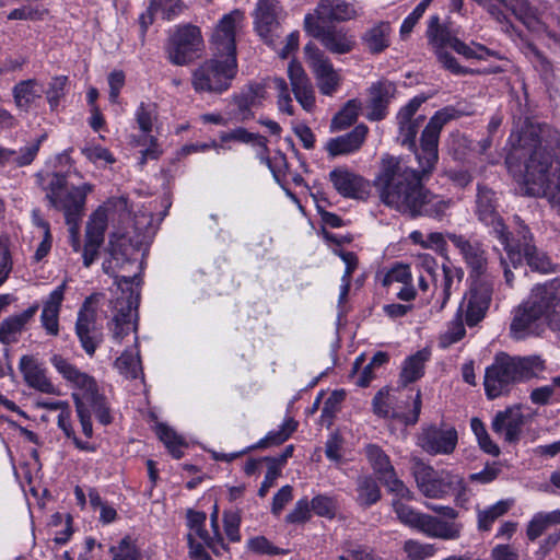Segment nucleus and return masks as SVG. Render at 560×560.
I'll list each match as a JSON object with an SVG mask.
<instances>
[{
    "instance_id": "nucleus-19",
    "label": "nucleus",
    "mask_w": 560,
    "mask_h": 560,
    "mask_svg": "<svg viewBox=\"0 0 560 560\" xmlns=\"http://www.w3.org/2000/svg\"><path fill=\"white\" fill-rule=\"evenodd\" d=\"M524 303L544 317L547 316L560 303V278L535 285Z\"/></svg>"
},
{
    "instance_id": "nucleus-58",
    "label": "nucleus",
    "mask_w": 560,
    "mask_h": 560,
    "mask_svg": "<svg viewBox=\"0 0 560 560\" xmlns=\"http://www.w3.org/2000/svg\"><path fill=\"white\" fill-rule=\"evenodd\" d=\"M550 527L545 512L536 513L529 521L526 528V536L530 541L536 540Z\"/></svg>"
},
{
    "instance_id": "nucleus-42",
    "label": "nucleus",
    "mask_w": 560,
    "mask_h": 560,
    "mask_svg": "<svg viewBox=\"0 0 560 560\" xmlns=\"http://www.w3.org/2000/svg\"><path fill=\"white\" fill-rule=\"evenodd\" d=\"M220 140L222 142L237 141L243 143L255 142L260 149L261 154L268 153L267 138L260 135H256L247 131L245 128L238 127L231 131L221 132Z\"/></svg>"
},
{
    "instance_id": "nucleus-52",
    "label": "nucleus",
    "mask_w": 560,
    "mask_h": 560,
    "mask_svg": "<svg viewBox=\"0 0 560 560\" xmlns=\"http://www.w3.org/2000/svg\"><path fill=\"white\" fill-rule=\"evenodd\" d=\"M113 553V560H141V556L137 547L129 537L121 539L117 547L109 550Z\"/></svg>"
},
{
    "instance_id": "nucleus-27",
    "label": "nucleus",
    "mask_w": 560,
    "mask_h": 560,
    "mask_svg": "<svg viewBox=\"0 0 560 560\" xmlns=\"http://www.w3.org/2000/svg\"><path fill=\"white\" fill-rule=\"evenodd\" d=\"M369 128L360 124L346 135L330 139L326 150L330 156L346 155L358 151L365 141Z\"/></svg>"
},
{
    "instance_id": "nucleus-17",
    "label": "nucleus",
    "mask_w": 560,
    "mask_h": 560,
    "mask_svg": "<svg viewBox=\"0 0 560 560\" xmlns=\"http://www.w3.org/2000/svg\"><path fill=\"white\" fill-rule=\"evenodd\" d=\"M396 94V85L388 80H381L373 83L369 89L366 118L372 121H380L387 115V107Z\"/></svg>"
},
{
    "instance_id": "nucleus-13",
    "label": "nucleus",
    "mask_w": 560,
    "mask_h": 560,
    "mask_svg": "<svg viewBox=\"0 0 560 560\" xmlns=\"http://www.w3.org/2000/svg\"><path fill=\"white\" fill-rule=\"evenodd\" d=\"M304 52L306 62L314 73L320 93L332 95L339 86L340 77L334 69L329 58L313 43H308L304 47Z\"/></svg>"
},
{
    "instance_id": "nucleus-7",
    "label": "nucleus",
    "mask_w": 560,
    "mask_h": 560,
    "mask_svg": "<svg viewBox=\"0 0 560 560\" xmlns=\"http://www.w3.org/2000/svg\"><path fill=\"white\" fill-rule=\"evenodd\" d=\"M411 474L419 491L427 498L442 499L448 494L462 498L466 491L464 478L447 470H435L419 457L411 458Z\"/></svg>"
},
{
    "instance_id": "nucleus-25",
    "label": "nucleus",
    "mask_w": 560,
    "mask_h": 560,
    "mask_svg": "<svg viewBox=\"0 0 560 560\" xmlns=\"http://www.w3.org/2000/svg\"><path fill=\"white\" fill-rule=\"evenodd\" d=\"M20 371L30 387L45 394H58L57 388L46 376L45 369L42 368L33 355H23L21 358Z\"/></svg>"
},
{
    "instance_id": "nucleus-50",
    "label": "nucleus",
    "mask_w": 560,
    "mask_h": 560,
    "mask_svg": "<svg viewBox=\"0 0 560 560\" xmlns=\"http://www.w3.org/2000/svg\"><path fill=\"white\" fill-rule=\"evenodd\" d=\"M388 361V354L383 351L376 352L371 362L366 364L362 372L360 373L358 380L355 381L357 385L360 387H366L374 378V369L385 364Z\"/></svg>"
},
{
    "instance_id": "nucleus-16",
    "label": "nucleus",
    "mask_w": 560,
    "mask_h": 560,
    "mask_svg": "<svg viewBox=\"0 0 560 560\" xmlns=\"http://www.w3.org/2000/svg\"><path fill=\"white\" fill-rule=\"evenodd\" d=\"M138 307V295L133 296V291H130L126 298H119L115 301L116 314L113 317V336L117 340H122L131 331L136 330Z\"/></svg>"
},
{
    "instance_id": "nucleus-59",
    "label": "nucleus",
    "mask_w": 560,
    "mask_h": 560,
    "mask_svg": "<svg viewBox=\"0 0 560 560\" xmlns=\"http://www.w3.org/2000/svg\"><path fill=\"white\" fill-rule=\"evenodd\" d=\"M432 0L421 1L415 10L404 20L400 27V36L406 38L413 30L420 18L423 15Z\"/></svg>"
},
{
    "instance_id": "nucleus-18",
    "label": "nucleus",
    "mask_w": 560,
    "mask_h": 560,
    "mask_svg": "<svg viewBox=\"0 0 560 560\" xmlns=\"http://www.w3.org/2000/svg\"><path fill=\"white\" fill-rule=\"evenodd\" d=\"M457 444L454 428L443 430L434 425L424 429L419 436V445L429 454H451Z\"/></svg>"
},
{
    "instance_id": "nucleus-55",
    "label": "nucleus",
    "mask_w": 560,
    "mask_h": 560,
    "mask_svg": "<svg viewBox=\"0 0 560 560\" xmlns=\"http://www.w3.org/2000/svg\"><path fill=\"white\" fill-rule=\"evenodd\" d=\"M288 75L293 92L312 85V82L301 63L294 60L289 63Z\"/></svg>"
},
{
    "instance_id": "nucleus-35",
    "label": "nucleus",
    "mask_w": 560,
    "mask_h": 560,
    "mask_svg": "<svg viewBox=\"0 0 560 560\" xmlns=\"http://www.w3.org/2000/svg\"><path fill=\"white\" fill-rule=\"evenodd\" d=\"M429 358L430 351L422 349L406 359L400 373V382L404 386L422 377L424 364Z\"/></svg>"
},
{
    "instance_id": "nucleus-31",
    "label": "nucleus",
    "mask_w": 560,
    "mask_h": 560,
    "mask_svg": "<svg viewBox=\"0 0 560 560\" xmlns=\"http://www.w3.org/2000/svg\"><path fill=\"white\" fill-rule=\"evenodd\" d=\"M428 536L441 539H455L459 536V525L454 522L441 521L429 514H423V517L418 527Z\"/></svg>"
},
{
    "instance_id": "nucleus-64",
    "label": "nucleus",
    "mask_w": 560,
    "mask_h": 560,
    "mask_svg": "<svg viewBox=\"0 0 560 560\" xmlns=\"http://www.w3.org/2000/svg\"><path fill=\"white\" fill-rule=\"evenodd\" d=\"M339 560H382L375 556L371 549L364 546H351L347 549V555L339 557Z\"/></svg>"
},
{
    "instance_id": "nucleus-10",
    "label": "nucleus",
    "mask_w": 560,
    "mask_h": 560,
    "mask_svg": "<svg viewBox=\"0 0 560 560\" xmlns=\"http://www.w3.org/2000/svg\"><path fill=\"white\" fill-rule=\"evenodd\" d=\"M475 205V213L478 220L491 228L492 233L502 244L509 245L510 233L498 212L499 200L497 194L487 185L478 184Z\"/></svg>"
},
{
    "instance_id": "nucleus-56",
    "label": "nucleus",
    "mask_w": 560,
    "mask_h": 560,
    "mask_svg": "<svg viewBox=\"0 0 560 560\" xmlns=\"http://www.w3.org/2000/svg\"><path fill=\"white\" fill-rule=\"evenodd\" d=\"M465 327L460 315L450 324L448 329L441 336L440 345L443 348L459 341L465 336Z\"/></svg>"
},
{
    "instance_id": "nucleus-34",
    "label": "nucleus",
    "mask_w": 560,
    "mask_h": 560,
    "mask_svg": "<svg viewBox=\"0 0 560 560\" xmlns=\"http://www.w3.org/2000/svg\"><path fill=\"white\" fill-rule=\"evenodd\" d=\"M427 37L435 52H438V50H444L445 47L452 48L453 40H457V37L451 33L450 28L445 24H441L438 15L430 18Z\"/></svg>"
},
{
    "instance_id": "nucleus-40",
    "label": "nucleus",
    "mask_w": 560,
    "mask_h": 560,
    "mask_svg": "<svg viewBox=\"0 0 560 560\" xmlns=\"http://www.w3.org/2000/svg\"><path fill=\"white\" fill-rule=\"evenodd\" d=\"M365 454L369 463L371 464L380 480L384 477V475H388L395 469L389 460V457L380 446L375 444L366 445Z\"/></svg>"
},
{
    "instance_id": "nucleus-21",
    "label": "nucleus",
    "mask_w": 560,
    "mask_h": 560,
    "mask_svg": "<svg viewBox=\"0 0 560 560\" xmlns=\"http://www.w3.org/2000/svg\"><path fill=\"white\" fill-rule=\"evenodd\" d=\"M96 313L86 300L78 314L75 332L82 348L89 355H93L101 341L95 327Z\"/></svg>"
},
{
    "instance_id": "nucleus-54",
    "label": "nucleus",
    "mask_w": 560,
    "mask_h": 560,
    "mask_svg": "<svg viewBox=\"0 0 560 560\" xmlns=\"http://www.w3.org/2000/svg\"><path fill=\"white\" fill-rule=\"evenodd\" d=\"M427 101L425 96H416L409 101L397 114L398 126L423 120V117L413 118L422 103Z\"/></svg>"
},
{
    "instance_id": "nucleus-3",
    "label": "nucleus",
    "mask_w": 560,
    "mask_h": 560,
    "mask_svg": "<svg viewBox=\"0 0 560 560\" xmlns=\"http://www.w3.org/2000/svg\"><path fill=\"white\" fill-rule=\"evenodd\" d=\"M240 11L223 16L214 31L212 58L192 71L191 85L197 93H222L226 91L237 71L235 23Z\"/></svg>"
},
{
    "instance_id": "nucleus-49",
    "label": "nucleus",
    "mask_w": 560,
    "mask_h": 560,
    "mask_svg": "<svg viewBox=\"0 0 560 560\" xmlns=\"http://www.w3.org/2000/svg\"><path fill=\"white\" fill-rule=\"evenodd\" d=\"M380 481L387 488L389 492L394 493L399 499H413V493L404 483V481L397 477L395 469L388 475H384Z\"/></svg>"
},
{
    "instance_id": "nucleus-53",
    "label": "nucleus",
    "mask_w": 560,
    "mask_h": 560,
    "mask_svg": "<svg viewBox=\"0 0 560 560\" xmlns=\"http://www.w3.org/2000/svg\"><path fill=\"white\" fill-rule=\"evenodd\" d=\"M185 9V4L180 0H151L150 10L159 11L163 13V18L171 20L174 16L182 13Z\"/></svg>"
},
{
    "instance_id": "nucleus-33",
    "label": "nucleus",
    "mask_w": 560,
    "mask_h": 560,
    "mask_svg": "<svg viewBox=\"0 0 560 560\" xmlns=\"http://www.w3.org/2000/svg\"><path fill=\"white\" fill-rule=\"evenodd\" d=\"M42 89L35 79H28L16 83L12 94L15 106L23 112H28L31 106L42 97Z\"/></svg>"
},
{
    "instance_id": "nucleus-8",
    "label": "nucleus",
    "mask_w": 560,
    "mask_h": 560,
    "mask_svg": "<svg viewBox=\"0 0 560 560\" xmlns=\"http://www.w3.org/2000/svg\"><path fill=\"white\" fill-rule=\"evenodd\" d=\"M139 248L132 244L126 235H119L109 241L108 257L103 261L105 273L115 278V283L121 288L122 284H132L138 275H130L129 268L133 267L136 259L133 255Z\"/></svg>"
},
{
    "instance_id": "nucleus-61",
    "label": "nucleus",
    "mask_w": 560,
    "mask_h": 560,
    "mask_svg": "<svg viewBox=\"0 0 560 560\" xmlns=\"http://www.w3.org/2000/svg\"><path fill=\"white\" fill-rule=\"evenodd\" d=\"M312 509L319 516L332 518L336 514L337 505L332 498L316 495L312 500Z\"/></svg>"
},
{
    "instance_id": "nucleus-39",
    "label": "nucleus",
    "mask_w": 560,
    "mask_h": 560,
    "mask_svg": "<svg viewBox=\"0 0 560 560\" xmlns=\"http://www.w3.org/2000/svg\"><path fill=\"white\" fill-rule=\"evenodd\" d=\"M107 211L104 207H98L90 217L86 224V241L93 242L94 244H103L104 234L107 229Z\"/></svg>"
},
{
    "instance_id": "nucleus-23",
    "label": "nucleus",
    "mask_w": 560,
    "mask_h": 560,
    "mask_svg": "<svg viewBox=\"0 0 560 560\" xmlns=\"http://www.w3.org/2000/svg\"><path fill=\"white\" fill-rule=\"evenodd\" d=\"M518 243L514 246L521 250L522 258L526 259L527 265L533 271L547 273L553 270L550 258L541 250H539L533 243V236L527 226H521L518 231Z\"/></svg>"
},
{
    "instance_id": "nucleus-20",
    "label": "nucleus",
    "mask_w": 560,
    "mask_h": 560,
    "mask_svg": "<svg viewBox=\"0 0 560 560\" xmlns=\"http://www.w3.org/2000/svg\"><path fill=\"white\" fill-rule=\"evenodd\" d=\"M281 5L277 0H258L255 12V27L259 36L272 44V33L279 27Z\"/></svg>"
},
{
    "instance_id": "nucleus-36",
    "label": "nucleus",
    "mask_w": 560,
    "mask_h": 560,
    "mask_svg": "<svg viewBox=\"0 0 560 560\" xmlns=\"http://www.w3.org/2000/svg\"><path fill=\"white\" fill-rule=\"evenodd\" d=\"M357 502L360 506L369 508L381 499V489L371 476H361L357 480Z\"/></svg>"
},
{
    "instance_id": "nucleus-44",
    "label": "nucleus",
    "mask_w": 560,
    "mask_h": 560,
    "mask_svg": "<svg viewBox=\"0 0 560 560\" xmlns=\"http://www.w3.org/2000/svg\"><path fill=\"white\" fill-rule=\"evenodd\" d=\"M512 500H501L485 511L478 512V527L489 530L495 520L504 515L512 506Z\"/></svg>"
},
{
    "instance_id": "nucleus-30",
    "label": "nucleus",
    "mask_w": 560,
    "mask_h": 560,
    "mask_svg": "<svg viewBox=\"0 0 560 560\" xmlns=\"http://www.w3.org/2000/svg\"><path fill=\"white\" fill-rule=\"evenodd\" d=\"M66 289V283L60 284L56 290H54L48 300L44 304V308L42 312L40 320L43 327L49 335L57 336L59 332L58 326V315L60 311V306L63 300V292Z\"/></svg>"
},
{
    "instance_id": "nucleus-60",
    "label": "nucleus",
    "mask_w": 560,
    "mask_h": 560,
    "mask_svg": "<svg viewBox=\"0 0 560 560\" xmlns=\"http://www.w3.org/2000/svg\"><path fill=\"white\" fill-rule=\"evenodd\" d=\"M248 548L259 555H285L288 551L273 546L265 536H257L248 540Z\"/></svg>"
},
{
    "instance_id": "nucleus-29",
    "label": "nucleus",
    "mask_w": 560,
    "mask_h": 560,
    "mask_svg": "<svg viewBox=\"0 0 560 560\" xmlns=\"http://www.w3.org/2000/svg\"><path fill=\"white\" fill-rule=\"evenodd\" d=\"M315 14L317 22H345L358 16L353 4L346 0H322Z\"/></svg>"
},
{
    "instance_id": "nucleus-57",
    "label": "nucleus",
    "mask_w": 560,
    "mask_h": 560,
    "mask_svg": "<svg viewBox=\"0 0 560 560\" xmlns=\"http://www.w3.org/2000/svg\"><path fill=\"white\" fill-rule=\"evenodd\" d=\"M273 88L278 91L279 109L288 115H293L292 100L289 93L287 82L282 78H273L271 80Z\"/></svg>"
},
{
    "instance_id": "nucleus-28",
    "label": "nucleus",
    "mask_w": 560,
    "mask_h": 560,
    "mask_svg": "<svg viewBox=\"0 0 560 560\" xmlns=\"http://www.w3.org/2000/svg\"><path fill=\"white\" fill-rule=\"evenodd\" d=\"M266 98V83L255 82L250 83L240 94L233 97V103L237 107L235 118L238 121H245L253 117L250 108L260 104L261 100Z\"/></svg>"
},
{
    "instance_id": "nucleus-11",
    "label": "nucleus",
    "mask_w": 560,
    "mask_h": 560,
    "mask_svg": "<svg viewBox=\"0 0 560 560\" xmlns=\"http://www.w3.org/2000/svg\"><path fill=\"white\" fill-rule=\"evenodd\" d=\"M304 27L308 35L318 39L320 44L332 54H348L355 45L354 36L348 31L335 26H324L319 22H316L312 14L305 16Z\"/></svg>"
},
{
    "instance_id": "nucleus-12",
    "label": "nucleus",
    "mask_w": 560,
    "mask_h": 560,
    "mask_svg": "<svg viewBox=\"0 0 560 560\" xmlns=\"http://www.w3.org/2000/svg\"><path fill=\"white\" fill-rule=\"evenodd\" d=\"M447 238L459 250L471 280L493 279L489 270L487 252L482 244L477 241H470L463 235L448 233Z\"/></svg>"
},
{
    "instance_id": "nucleus-24",
    "label": "nucleus",
    "mask_w": 560,
    "mask_h": 560,
    "mask_svg": "<svg viewBox=\"0 0 560 560\" xmlns=\"http://www.w3.org/2000/svg\"><path fill=\"white\" fill-rule=\"evenodd\" d=\"M544 316L526 303H522L514 312L510 332L514 339H524L529 335H538Z\"/></svg>"
},
{
    "instance_id": "nucleus-41",
    "label": "nucleus",
    "mask_w": 560,
    "mask_h": 560,
    "mask_svg": "<svg viewBox=\"0 0 560 560\" xmlns=\"http://www.w3.org/2000/svg\"><path fill=\"white\" fill-rule=\"evenodd\" d=\"M389 31V24L382 22L365 33L363 39L371 52L378 54L388 47Z\"/></svg>"
},
{
    "instance_id": "nucleus-5",
    "label": "nucleus",
    "mask_w": 560,
    "mask_h": 560,
    "mask_svg": "<svg viewBox=\"0 0 560 560\" xmlns=\"http://www.w3.org/2000/svg\"><path fill=\"white\" fill-rule=\"evenodd\" d=\"M545 370V362L538 355L511 357L497 354L494 362L487 368L485 390L489 399L508 394L515 383L537 376Z\"/></svg>"
},
{
    "instance_id": "nucleus-9",
    "label": "nucleus",
    "mask_w": 560,
    "mask_h": 560,
    "mask_svg": "<svg viewBox=\"0 0 560 560\" xmlns=\"http://www.w3.org/2000/svg\"><path fill=\"white\" fill-rule=\"evenodd\" d=\"M203 51V39L199 27L186 24L178 26L168 37L165 54L175 66H188Z\"/></svg>"
},
{
    "instance_id": "nucleus-46",
    "label": "nucleus",
    "mask_w": 560,
    "mask_h": 560,
    "mask_svg": "<svg viewBox=\"0 0 560 560\" xmlns=\"http://www.w3.org/2000/svg\"><path fill=\"white\" fill-rule=\"evenodd\" d=\"M503 245L506 252V257H501V266L503 268L505 283L509 287H512L514 281V272L511 269V266L514 269H517V267L522 264V254L521 250L516 249L510 242L509 245Z\"/></svg>"
},
{
    "instance_id": "nucleus-63",
    "label": "nucleus",
    "mask_w": 560,
    "mask_h": 560,
    "mask_svg": "<svg viewBox=\"0 0 560 560\" xmlns=\"http://www.w3.org/2000/svg\"><path fill=\"white\" fill-rule=\"evenodd\" d=\"M404 550L408 558L411 560H423L432 555V547L429 545H421L415 540L405 542Z\"/></svg>"
},
{
    "instance_id": "nucleus-2",
    "label": "nucleus",
    "mask_w": 560,
    "mask_h": 560,
    "mask_svg": "<svg viewBox=\"0 0 560 560\" xmlns=\"http://www.w3.org/2000/svg\"><path fill=\"white\" fill-rule=\"evenodd\" d=\"M525 150L528 194L544 196L560 214V132L544 124H526L520 136Z\"/></svg>"
},
{
    "instance_id": "nucleus-51",
    "label": "nucleus",
    "mask_w": 560,
    "mask_h": 560,
    "mask_svg": "<svg viewBox=\"0 0 560 560\" xmlns=\"http://www.w3.org/2000/svg\"><path fill=\"white\" fill-rule=\"evenodd\" d=\"M68 84V78L65 75L51 79L48 89L45 91L47 102L51 109H55L60 100L65 96V90Z\"/></svg>"
},
{
    "instance_id": "nucleus-1",
    "label": "nucleus",
    "mask_w": 560,
    "mask_h": 560,
    "mask_svg": "<svg viewBox=\"0 0 560 560\" xmlns=\"http://www.w3.org/2000/svg\"><path fill=\"white\" fill-rule=\"evenodd\" d=\"M455 116L454 108L445 107L430 118L421 133V151L417 153L419 171L409 167L399 158L386 155L382 159L375 185L381 200L387 207L410 218L428 217L436 220H441L451 209V198L433 194L421 182L438 162L442 128Z\"/></svg>"
},
{
    "instance_id": "nucleus-32",
    "label": "nucleus",
    "mask_w": 560,
    "mask_h": 560,
    "mask_svg": "<svg viewBox=\"0 0 560 560\" xmlns=\"http://www.w3.org/2000/svg\"><path fill=\"white\" fill-rule=\"evenodd\" d=\"M38 310V305H33L22 312L8 317L0 324V342L10 345L16 341V335L22 331L28 320L35 315Z\"/></svg>"
},
{
    "instance_id": "nucleus-38",
    "label": "nucleus",
    "mask_w": 560,
    "mask_h": 560,
    "mask_svg": "<svg viewBox=\"0 0 560 560\" xmlns=\"http://www.w3.org/2000/svg\"><path fill=\"white\" fill-rule=\"evenodd\" d=\"M362 103L359 100H349L331 119L330 130L341 131L353 125L358 119Z\"/></svg>"
},
{
    "instance_id": "nucleus-22",
    "label": "nucleus",
    "mask_w": 560,
    "mask_h": 560,
    "mask_svg": "<svg viewBox=\"0 0 560 560\" xmlns=\"http://www.w3.org/2000/svg\"><path fill=\"white\" fill-rule=\"evenodd\" d=\"M525 416L521 411L520 406L509 407L503 411H499L493 420L491 428L495 433H503L504 439L509 443H515L520 440Z\"/></svg>"
},
{
    "instance_id": "nucleus-6",
    "label": "nucleus",
    "mask_w": 560,
    "mask_h": 560,
    "mask_svg": "<svg viewBox=\"0 0 560 560\" xmlns=\"http://www.w3.org/2000/svg\"><path fill=\"white\" fill-rule=\"evenodd\" d=\"M67 178L61 173H54L50 177L48 186L46 187V199L50 206L57 210H61L65 214L66 223L69 226V232L73 238L74 248L79 246V230L80 222L84 214V206L86 195L92 191V185L83 184L82 186L73 187L67 191Z\"/></svg>"
},
{
    "instance_id": "nucleus-37",
    "label": "nucleus",
    "mask_w": 560,
    "mask_h": 560,
    "mask_svg": "<svg viewBox=\"0 0 560 560\" xmlns=\"http://www.w3.org/2000/svg\"><path fill=\"white\" fill-rule=\"evenodd\" d=\"M498 5L500 9L504 7L510 10L528 28H533L537 24L536 10L527 0H500Z\"/></svg>"
},
{
    "instance_id": "nucleus-15",
    "label": "nucleus",
    "mask_w": 560,
    "mask_h": 560,
    "mask_svg": "<svg viewBox=\"0 0 560 560\" xmlns=\"http://www.w3.org/2000/svg\"><path fill=\"white\" fill-rule=\"evenodd\" d=\"M329 180L337 192L351 199H365L370 192V183L347 167H336L329 173Z\"/></svg>"
},
{
    "instance_id": "nucleus-4",
    "label": "nucleus",
    "mask_w": 560,
    "mask_h": 560,
    "mask_svg": "<svg viewBox=\"0 0 560 560\" xmlns=\"http://www.w3.org/2000/svg\"><path fill=\"white\" fill-rule=\"evenodd\" d=\"M50 361L55 369L80 390L79 393H72V398L84 435L86 438L93 435L91 410L102 424H109L112 422L109 409L105 397L98 393L95 380L78 370L59 354L52 355Z\"/></svg>"
},
{
    "instance_id": "nucleus-47",
    "label": "nucleus",
    "mask_w": 560,
    "mask_h": 560,
    "mask_svg": "<svg viewBox=\"0 0 560 560\" xmlns=\"http://www.w3.org/2000/svg\"><path fill=\"white\" fill-rule=\"evenodd\" d=\"M156 434L174 457H182L179 447L184 444V442L173 429L168 428L167 425L160 424L156 428Z\"/></svg>"
},
{
    "instance_id": "nucleus-26",
    "label": "nucleus",
    "mask_w": 560,
    "mask_h": 560,
    "mask_svg": "<svg viewBox=\"0 0 560 560\" xmlns=\"http://www.w3.org/2000/svg\"><path fill=\"white\" fill-rule=\"evenodd\" d=\"M392 396L387 390H380L373 398V411L383 418H395L401 420L405 424H415L418 422L419 415L421 411V394L417 393L413 400L412 415L407 416L399 413L392 408Z\"/></svg>"
},
{
    "instance_id": "nucleus-45",
    "label": "nucleus",
    "mask_w": 560,
    "mask_h": 560,
    "mask_svg": "<svg viewBox=\"0 0 560 560\" xmlns=\"http://www.w3.org/2000/svg\"><path fill=\"white\" fill-rule=\"evenodd\" d=\"M115 366L127 378H137L141 374V362L138 354L125 351L115 361Z\"/></svg>"
},
{
    "instance_id": "nucleus-14",
    "label": "nucleus",
    "mask_w": 560,
    "mask_h": 560,
    "mask_svg": "<svg viewBox=\"0 0 560 560\" xmlns=\"http://www.w3.org/2000/svg\"><path fill=\"white\" fill-rule=\"evenodd\" d=\"M493 279L471 280L467 300L465 319L468 326H475L486 316L492 301Z\"/></svg>"
},
{
    "instance_id": "nucleus-48",
    "label": "nucleus",
    "mask_w": 560,
    "mask_h": 560,
    "mask_svg": "<svg viewBox=\"0 0 560 560\" xmlns=\"http://www.w3.org/2000/svg\"><path fill=\"white\" fill-rule=\"evenodd\" d=\"M392 506L401 523L418 529L423 514L416 512L412 508L406 505L400 500H394Z\"/></svg>"
},
{
    "instance_id": "nucleus-43",
    "label": "nucleus",
    "mask_w": 560,
    "mask_h": 560,
    "mask_svg": "<svg viewBox=\"0 0 560 560\" xmlns=\"http://www.w3.org/2000/svg\"><path fill=\"white\" fill-rule=\"evenodd\" d=\"M296 427L298 422L293 419H289L281 425L278 431L269 432L255 446H252L248 450L280 445L290 438V435L296 430Z\"/></svg>"
},
{
    "instance_id": "nucleus-62",
    "label": "nucleus",
    "mask_w": 560,
    "mask_h": 560,
    "mask_svg": "<svg viewBox=\"0 0 560 560\" xmlns=\"http://www.w3.org/2000/svg\"><path fill=\"white\" fill-rule=\"evenodd\" d=\"M421 122L422 120H419L399 126V138L401 140V144L408 147L410 150H415L416 154L421 151V148L416 150V136Z\"/></svg>"
}]
</instances>
